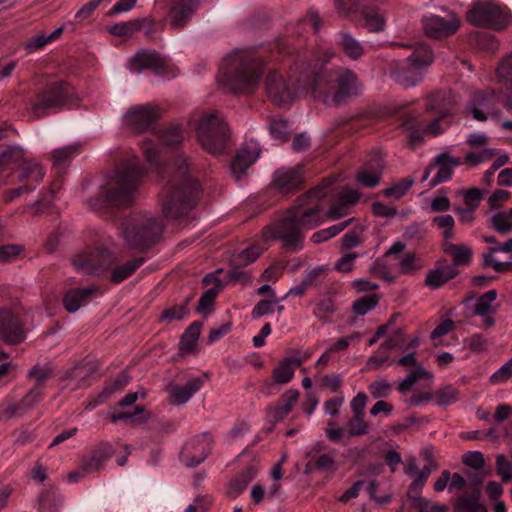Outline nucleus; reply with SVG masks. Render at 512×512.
<instances>
[{
  "instance_id": "1",
  "label": "nucleus",
  "mask_w": 512,
  "mask_h": 512,
  "mask_svg": "<svg viewBox=\"0 0 512 512\" xmlns=\"http://www.w3.org/2000/svg\"><path fill=\"white\" fill-rule=\"evenodd\" d=\"M323 187H316L307 194L300 196L293 207L273 226L263 230L264 241L279 239L285 249L298 251L303 247L304 235L302 229H313L325 221L320 200L326 196Z\"/></svg>"
},
{
  "instance_id": "2",
  "label": "nucleus",
  "mask_w": 512,
  "mask_h": 512,
  "mask_svg": "<svg viewBox=\"0 0 512 512\" xmlns=\"http://www.w3.org/2000/svg\"><path fill=\"white\" fill-rule=\"evenodd\" d=\"M332 54H329L331 56ZM328 53L323 58L317 57L311 63L310 91L314 98L326 105H338L346 99L361 92L362 85L354 72L342 67H328Z\"/></svg>"
},
{
  "instance_id": "3",
  "label": "nucleus",
  "mask_w": 512,
  "mask_h": 512,
  "mask_svg": "<svg viewBox=\"0 0 512 512\" xmlns=\"http://www.w3.org/2000/svg\"><path fill=\"white\" fill-rule=\"evenodd\" d=\"M261 74L262 63L255 51L237 49L227 57L219 82L226 92L248 93L256 88Z\"/></svg>"
},
{
  "instance_id": "4",
  "label": "nucleus",
  "mask_w": 512,
  "mask_h": 512,
  "mask_svg": "<svg viewBox=\"0 0 512 512\" xmlns=\"http://www.w3.org/2000/svg\"><path fill=\"white\" fill-rule=\"evenodd\" d=\"M174 166L175 173L169 180L162 205L163 214L168 219H178L192 209L199 194V184L189 173L187 159L178 158Z\"/></svg>"
},
{
  "instance_id": "5",
  "label": "nucleus",
  "mask_w": 512,
  "mask_h": 512,
  "mask_svg": "<svg viewBox=\"0 0 512 512\" xmlns=\"http://www.w3.org/2000/svg\"><path fill=\"white\" fill-rule=\"evenodd\" d=\"M311 63L307 66L296 65L290 73V81L288 84L284 76L276 71H270L266 78V92L268 97L274 104L283 106L290 104L295 98L311 93L309 77Z\"/></svg>"
},
{
  "instance_id": "6",
  "label": "nucleus",
  "mask_w": 512,
  "mask_h": 512,
  "mask_svg": "<svg viewBox=\"0 0 512 512\" xmlns=\"http://www.w3.org/2000/svg\"><path fill=\"white\" fill-rule=\"evenodd\" d=\"M142 170L135 160L122 163L112 178L103 187L102 195L111 204H128L137 192L142 178Z\"/></svg>"
},
{
  "instance_id": "7",
  "label": "nucleus",
  "mask_w": 512,
  "mask_h": 512,
  "mask_svg": "<svg viewBox=\"0 0 512 512\" xmlns=\"http://www.w3.org/2000/svg\"><path fill=\"white\" fill-rule=\"evenodd\" d=\"M432 61L431 49L426 44H417L405 61L391 69V77L406 88L414 87L422 81L424 71Z\"/></svg>"
},
{
  "instance_id": "8",
  "label": "nucleus",
  "mask_w": 512,
  "mask_h": 512,
  "mask_svg": "<svg viewBox=\"0 0 512 512\" xmlns=\"http://www.w3.org/2000/svg\"><path fill=\"white\" fill-rule=\"evenodd\" d=\"M229 129L224 119L216 112L204 113L197 126V137L202 147L210 154H222L226 148Z\"/></svg>"
},
{
  "instance_id": "9",
  "label": "nucleus",
  "mask_w": 512,
  "mask_h": 512,
  "mask_svg": "<svg viewBox=\"0 0 512 512\" xmlns=\"http://www.w3.org/2000/svg\"><path fill=\"white\" fill-rule=\"evenodd\" d=\"M162 230L163 224L160 220L151 216H139L126 223L123 236L130 246L141 248L153 243Z\"/></svg>"
},
{
  "instance_id": "10",
  "label": "nucleus",
  "mask_w": 512,
  "mask_h": 512,
  "mask_svg": "<svg viewBox=\"0 0 512 512\" xmlns=\"http://www.w3.org/2000/svg\"><path fill=\"white\" fill-rule=\"evenodd\" d=\"M467 20L476 26L497 30L508 26L511 16L509 11L492 1H479L467 12Z\"/></svg>"
},
{
  "instance_id": "11",
  "label": "nucleus",
  "mask_w": 512,
  "mask_h": 512,
  "mask_svg": "<svg viewBox=\"0 0 512 512\" xmlns=\"http://www.w3.org/2000/svg\"><path fill=\"white\" fill-rule=\"evenodd\" d=\"M128 65L132 72L137 73L151 70L165 78H173L178 74L176 69L171 67L165 58L152 50L138 51L130 58Z\"/></svg>"
},
{
  "instance_id": "12",
  "label": "nucleus",
  "mask_w": 512,
  "mask_h": 512,
  "mask_svg": "<svg viewBox=\"0 0 512 512\" xmlns=\"http://www.w3.org/2000/svg\"><path fill=\"white\" fill-rule=\"evenodd\" d=\"M113 262L111 253L106 249H89L73 258L76 271L85 274L101 275Z\"/></svg>"
},
{
  "instance_id": "13",
  "label": "nucleus",
  "mask_w": 512,
  "mask_h": 512,
  "mask_svg": "<svg viewBox=\"0 0 512 512\" xmlns=\"http://www.w3.org/2000/svg\"><path fill=\"white\" fill-rule=\"evenodd\" d=\"M499 97L491 88L473 93L467 106V111L477 121H486L489 118L498 119Z\"/></svg>"
},
{
  "instance_id": "14",
  "label": "nucleus",
  "mask_w": 512,
  "mask_h": 512,
  "mask_svg": "<svg viewBox=\"0 0 512 512\" xmlns=\"http://www.w3.org/2000/svg\"><path fill=\"white\" fill-rule=\"evenodd\" d=\"M68 86L62 82L48 85L32 105L36 117H42L48 110L62 106L68 97Z\"/></svg>"
},
{
  "instance_id": "15",
  "label": "nucleus",
  "mask_w": 512,
  "mask_h": 512,
  "mask_svg": "<svg viewBox=\"0 0 512 512\" xmlns=\"http://www.w3.org/2000/svg\"><path fill=\"white\" fill-rule=\"evenodd\" d=\"M212 445L213 439L209 433L196 435L182 449L181 460L186 466L195 467L207 458Z\"/></svg>"
},
{
  "instance_id": "16",
  "label": "nucleus",
  "mask_w": 512,
  "mask_h": 512,
  "mask_svg": "<svg viewBox=\"0 0 512 512\" xmlns=\"http://www.w3.org/2000/svg\"><path fill=\"white\" fill-rule=\"evenodd\" d=\"M157 118L158 112L151 105H136L124 114L123 125L132 133H140L148 129Z\"/></svg>"
},
{
  "instance_id": "17",
  "label": "nucleus",
  "mask_w": 512,
  "mask_h": 512,
  "mask_svg": "<svg viewBox=\"0 0 512 512\" xmlns=\"http://www.w3.org/2000/svg\"><path fill=\"white\" fill-rule=\"evenodd\" d=\"M0 337L10 345L22 342L25 332L19 314L10 308L0 309Z\"/></svg>"
},
{
  "instance_id": "18",
  "label": "nucleus",
  "mask_w": 512,
  "mask_h": 512,
  "mask_svg": "<svg viewBox=\"0 0 512 512\" xmlns=\"http://www.w3.org/2000/svg\"><path fill=\"white\" fill-rule=\"evenodd\" d=\"M460 23L454 14H450L448 18L430 14L423 18V29L425 34L430 38H442L453 34L459 27Z\"/></svg>"
},
{
  "instance_id": "19",
  "label": "nucleus",
  "mask_w": 512,
  "mask_h": 512,
  "mask_svg": "<svg viewBox=\"0 0 512 512\" xmlns=\"http://www.w3.org/2000/svg\"><path fill=\"white\" fill-rule=\"evenodd\" d=\"M461 164L458 158L449 154H441L435 158L434 163L426 169L422 181H426L433 171H435L430 186L434 187L440 183L446 182L452 176L453 169Z\"/></svg>"
},
{
  "instance_id": "20",
  "label": "nucleus",
  "mask_w": 512,
  "mask_h": 512,
  "mask_svg": "<svg viewBox=\"0 0 512 512\" xmlns=\"http://www.w3.org/2000/svg\"><path fill=\"white\" fill-rule=\"evenodd\" d=\"M206 380L205 376L189 379L185 384H170L167 387L168 401L171 405L180 406L186 404L197 393Z\"/></svg>"
},
{
  "instance_id": "21",
  "label": "nucleus",
  "mask_w": 512,
  "mask_h": 512,
  "mask_svg": "<svg viewBox=\"0 0 512 512\" xmlns=\"http://www.w3.org/2000/svg\"><path fill=\"white\" fill-rule=\"evenodd\" d=\"M384 165L382 156L379 153L374 154L357 171L356 181L368 188L377 186L380 182Z\"/></svg>"
},
{
  "instance_id": "22",
  "label": "nucleus",
  "mask_w": 512,
  "mask_h": 512,
  "mask_svg": "<svg viewBox=\"0 0 512 512\" xmlns=\"http://www.w3.org/2000/svg\"><path fill=\"white\" fill-rule=\"evenodd\" d=\"M41 397V388L35 385L18 403L5 401L0 405V419H10L12 417L21 416L35 405Z\"/></svg>"
},
{
  "instance_id": "23",
  "label": "nucleus",
  "mask_w": 512,
  "mask_h": 512,
  "mask_svg": "<svg viewBox=\"0 0 512 512\" xmlns=\"http://www.w3.org/2000/svg\"><path fill=\"white\" fill-rule=\"evenodd\" d=\"M259 155L260 147L255 141H250L241 147L230 167L236 180L241 179L242 175L252 164L255 163Z\"/></svg>"
},
{
  "instance_id": "24",
  "label": "nucleus",
  "mask_w": 512,
  "mask_h": 512,
  "mask_svg": "<svg viewBox=\"0 0 512 512\" xmlns=\"http://www.w3.org/2000/svg\"><path fill=\"white\" fill-rule=\"evenodd\" d=\"M99 294V288L95 285L86 288L69 289L64 295L63 305L68 312L74 313Z\"/></svg>"
},
{
  "instance_id": "25",
  "label": "nucleus",
  "mask_w": 512,
  "mask_h": 512,
  "mask_svg": "<svg viewBox=\"0 0 512 512\" xmlns=\"http://www.w3.org/2000/svg\"><path fill=\"white\" fill-rule=\"evenodd\" d=\"M360 195L357 190L344 189L324 214L325 219L335 221L348 215L351 207L359 201Z\"/></svg>"
},
{
  "instance_id": "26",
  "label": "nucleus",
  "mask_w": 512,
  "mask_h": 512,
  "mask_svg": "<svg viewBox=\"0 0 512 512\" xmlns=\"http://www.w3.org/2000/svg\"><path fill=\"white\" fill-rule=\"evenodd\" d=\"M460 99L451 90L440 91L432 94L426 104L428 111H433L441 117L452 114Z\"/></svg>"
},
{
  "instance_id": "27",
  "label": "nucleus",
  "mask_w": 512,
  "mask_h": 512,
  "mask_svg": "<svg viewBox=\"0 0 512 512\" xmlns=\"http://www.w3.org/2000/svg\"><path fill=\"white\" fill-rule=\"evenodd\" d=\"M445 117L437 115L429 124L425 126L407 123L408 138L412 145H416L422 141L424 136L435 137L442 133L447 127L448 122L444 121Z\"/></svg>"
},
{
  "instance_id": "28",
  "label": "nucleus",
  "mask_w": 512,
  "mask_h": 512,
  "mask_svg": "<svg viewBox=\"0 0 512 512\" xmlns=\"http://www.w3.org/2000/svg\"><path fill=\"white\" fill-rule=\"evenodd\" d=\"M197 8V0H175L169 14L171 27L173 29L184 27Z\"/></svg>"
},
{
  "instance_id": "29",
  "label": "nucleus",
  "mask_w": 512,
  "mask_h": 512,
  "mask_svg": "<svg viewBox=\"0 0 512 512\" xmlns=\"http://www.w3.org/2000/svg\"><path fill=\"white\" fill-rule=\"evenodd\" d=\"M273 181L279 191L286 193L299 188L303 179L298 169L281 168L274 173Z\"/></svg>"
},
{
  "instance_id": "30",
  "label": "nucleus",
  "mask_w": 512,
  "mask_h": 512,
  "mask_svg": "<svg viewBox=\"0 0 512 512\" xmlns=\"http://www.w3.org/2000/svg\"><path fill=\"white\" fill-rule=\"evenodd\" d=\"M45 172L37 162L32 160H24L19 170V179L24 185L32 186L33 189L42 182Z\"/></svg>"
},
{
  "instance_id": "31",
  "label": "nucleus",
  "mask_w": 512,
  "mask_h": 512,
  "mask_svg": "<svg viewBox=\"0 0 512 512\" xmlns=\"http://www.w3.org/2000/svg\"><path fill=\"white\" fill-rule=\"evenodd\" d=\"M457 274L458 270L454 265L437 267L427 273L425 284L432 289H437Z\"/></svg>"
},
{
  "instance_id": "32",
  "label": "nucleus",
  "mask_w": 512,
  "mask_h": 512,
  "mask_svg": "<svg viewBox=\"0 0 512 512\" xmlns=\"http://www.w3.org/2000/svg\"><path fill=\"white\" fill-rule=\"evenodd\" d=\"M301 362L295 358H286L281 361L273 370L272 378L277 384H286L290 382L294 376L295 369L300 366Z\"/></svg>"
},
{
  "instance_id": "33",
  "label": "nucleus",
  "mask_w": 512,
  "mask_h": 512,
  "mask_svg": "<svg viewBox=\"0 0 512 512\" xmlns=\"http://www.w3.org/2000/svg\"><path fill=\"white\" fill-rule=\"evenodd\" d=\"M112 447L110 444H101L84 461L83 468L87 472L98 470L112 456Z\"/></svg>"
},
{
  "instance_id": "34",
  "label": "nucleus",
  "mask_w": 512,
  "mask_h": 512,
  "mask_svg": "<svg viewBox=\"0 0 512 512\" xmlns=\"http://www.w3.org/2000/svg\"><path fill=\"white\" fill-rule=\"evenodd\" d=\"M443 249L446 254L452 257L454 267L459 265H466L470 262L472 257V250L470 247L464 244H454L449 241H445Z\"/></svg>"
},
{
  "instance_id": "35",
  "label": "nucleus",
  "mask_w": 512,
  "mask_h": 512,
  "mask_svg": "<svg viewBox=\"0 0 512 512\" xmlns=\"http://www.w3.org/2000/svg\"><path fill=\"white\" fill-rule=\"evenodd\" d=\"M26 160L24 158L23 150L18 146L7 147L0 150V173L6 170L12 164H19L21 169V163Z\"/></svg>"
},
{
  "instance_id": "36",
  "label": "nucleus",
  "mask_w": 512,
  "mask_h": 512,
  "mask_svg": "<svg viewBox=\"0 0 512 512\" xmlns=\"http://www.w3.org/2000/svg\"><path fill=\"white\" fill-rule=\"evenodd\" d=\"M143 263V259H132L128 262L116 266L111 274V281L114 283H121L130 277Z\"/></svg>"
},
{
  "instance_id": "37",
  "label": "nucleus",
  "mask_w": 512,
  "mask_h": 512,
  "mask_svg": "<svg viewBox=\"0 0 512 512\" xmlns=\"http://www.w3.org/2000/svg\"><path fill=\"white\" fill-rule=\"evenodd\" d=\"M256 470L253 467H248L242 471L229 485L228 493L231 497H237L248 485V483L255 477Z\"/></svg>"
},
{
  "instance_id": "38",
  "label": "nucleus",
  "mask_w": 512,
  "mask_h": 512,
  "mask_svg": "<svg viewBox=\"0 0 512 512\" xmlns=\"http://www.w3.org/2000/svg\"><path fill=\"white\" fill-rule=\"evenodd\" d=\"M496 77L498 82L512 94V53L499 63L496 68Z\"/></svg>"
},
{
  "instance_id": "39",
  "label": "nucleus",
  "mask_w": 512,
  "mask_h": 512,
  "mask_svg": "<svg viewBox=\"0 0 512 512\" xmlns=\"http://www.w3.org/2000/svg\"><path fill=\"white\" fill-rule=\"evenodd\" d=\"M340 37V45L342 46V49L346 56H348L352 60H357L363 55L364 48L357 39H355L348 33H341Z\"/></svg>"
},
{
  "instance_id": "40",
  "label": "nucleus",
  "mask_w": 512,
  "mask_h": 512,
  "mask_svg": "<svg viewBox=\"0 0 512 512\" xmlns=\"http://www.w3.org/2000/svg\"><path fill=\"white\" fill-rule=\"evenodd\" d=\"M496 298V290H489L481 295L476 301L474 315L485 316L486 314L496 313V308L493 307Z\"/></svg>"
},
{
  "instance_id": "41",
  "label": "nucleus",
  "mask_w": 512,
  "mask_h": 512,
  "mask_svg": "<svg viewBox=\"0 0 512 512\" xmlns=\"http://www.w3.org/2000/svg\"><path fill=\"white\" fill-rule=\"evenodd\" d=\"M362 26L370 32H380L384 29L386 21L382 14L373 9H367L362 13Z\"/></svg>"
},
{
  "instance_id": "42",
  "label": "nucleus",
  "mask_w": 512,
  "mask_h": 512,
  "mask_svg": "<svg viewBox=\"0 0 512 512\" xmlns=\"http://www.w3.org/2000/svg\"><path fill=\"white\" fill-rule=\"evenodd\" d=\"M298 397L299 392L297 390H288L284 393L282 396L283 403L274 410L273 418L275 422L280 421L291 412L293 406L298 400Z\"/></svg>"
},
{
  "instance_id": "43",
  "label": "nucleus",
  "mask_w": 512,
  "mask_h": 512,
  "mask_svg": "<svg viewBox=\"0 0 512 512\" xmlns=\"http://www.w3.org/2000/svg\"><path fill=\"white\" fill-rule=\"evenodd\" d=\"M352 221L353 218H350L328 228L319 230L312 235L311 240L316 244L325 242L341 233Z\"/></svg>"
},
{
  "instance_id": "44",
  "label": "nucleus",
  "mask_w": 512,
  "mask_h": 512,
  "mask_svg": "<svg viewBox=\"0 0 512 512\" xmlns=\"http://www.w3.org/2000/svg\"><path fill=\"white\" fill-rule=\"evenodd\" d=\"M490 225L493 230L500 234H507L512 231V216L508 211H499L494 213L490 219Z\"/></svg>"
},
{
  "instance_id": "45",
  "label": "nucleus",
  "mask_w": 512,
  "mask_h": 512,
  "mask_svg": "<svg viewBox=\"0 0 512 512\" xmlns=\"http://www.w3.org/2000/svg\"><path fill=\"white\" fill-rule=\"evenodd\" d=\"M363 414H353L352 418L346 423L347 437L362 436L369 432L370 426L364 420Z\"/></svg>"
},
{
  "instance_id": "46",
  "label": "nucleus",
  "mask_w": 512,
  "mask_h": 512,
  "mask_svg": "<svg viewBox=\"0 0 512 512\" xmlns=\"http://www.w3.org/2000/svg\"><path fill=\"white\" fill-rule=\"evenodd\" d=\"M433 400L440 407L449 406L458 401V391L451 385L444 386L433 394Z\"/></svg>"
},
{
  "instance_id": "47",
  "label": "nucleus",
  "mask_w": 512,
  "mask_h": 512,
  "mask_svg": "<svg viewBox=\"0 0 512 512\" xmlns=\"http://www.w3.org/2000/svg\"><path fill=\"white\" fill-rule=\"evenodd\" d=\"M269 131L272 138L280 143L288 140L290 135L289 123L282 118H275L271 121Z\"/></svg>"
},
{
  "instance_id": "48",
  "label": "nucleus",
  "mask_w": 512,
  "mask_h": 512,
  "mask_svg": "<svg viewBox=\"0 0 512 512\" xmlns=\"http://www.w3.org/2000/svg\"><path fill=\"white\" fill-rule=\"evenodd\" d=\"M201 323L194 322L192 323L184 332L180 345L181 349L185 351H192L197 340L199 339L201 332Z\"/></svg>"
},
{
  "instance_id": "49",
  "label": "nucleus",
  "mask_w": 512,
  "mask_h": 512,
  "mask_svg": "<svg viewBox=\"0 0 512 512\" xmlns=\"http://www.w3.org/2000/svg\"><path fill=\"white\" fill-rule=\"evenodd\" d=\"M266 249L259 244L248 247L234 256V262L238 265H248L254 262Z\"/></svg>"
},
{
  "instance_id": "50",
  "label": "nucleus",
  "mask_w": 512,
  "mask_h": 512,
  "mask_svg": "<svg viewBox=\"0 0 512 512\" xmlns=\"http://www.w3.org/2000/svg\"><path fill=\"white\" fill-rule=\"evenodd\" d=\"M79 146L77 144L65 146L53 151L54 165L64 166L69 163L78 153Z\"/></svg>"
},
{
  "instance_id": "51",
  "label": "nucleus",
  "mask_w": 512,
  "mask_h": 512,
  "mask_svg": "<svg viewBox=\"0 0 512 512\" xmlns=\"http://www.w3.org/2000/svg\"><path fill=\"white\" fill-rule=\"evenodd\" d=\"M368 390L374 399H382L392 393V385L385 379H377L369 384Z\"/></svg>"
},
{
  "instance_id": "52",
  "label": "nucleus",
  "mask_w": 512,
  "mask_h": 512,
  "mask_svg": "<svg viewBox=\"0 0 512 512\" xmlns=\"http://www.w3.org/2000/svg\"><path fill=\"white\" fill-rule=\"evenodd\" d=\"M88 373L89 375H92L95 373L92 367H86V366H76L73 369H71L67 377L71 380L77 381V387H84L89 385L88 381Z\"/></svg>"
},
{
  "instance_id": "53",
  "label": "nucleus",
  "mask_w": 512,
  "mask_h": 512,
  "mask_svg": "<svg viewBox=\"0 0 512 512\" xmlns=\"http://www.w3.org/2000/svg\"><path fill=\"white\" fill-rule=\"evenodd\" d=\"M413 183H414V179L407 178V179L401 181L400 183H398L390 188L385 189L383 191V194L387 197L399 199V198L403 197L408 192V190L412 187Z\"/></svg>"
},
{
  "instance_id": "54",
  "label": "nucleus",
  "mask_w": 512,
  "mask_h": 512,
  "mask_svg": "<svg viewBox=\"0 0 512 512\" xmlns=\"http://www.w3.org/2000/svg\"><path fill=\"white\" fill-rule=\"evenodd\" d=\"M423 267L421 260L415 254H406L399 262V270L403 274L411 273Z\"/></svg>"
},
{
  "instance_id": "55",
  "label": "nucleus",
  "mask_w": 512,
  "mask_h": 512,
  "mask_svg": "<svg viewBox=\"0 0 512 512\" xmlns=\"http://www.w3.org/2000/svg\"><path fill=\"white\" fill-rule=\"evenodd\" d=\"M426 235L425 222H413L404 228L403 237L408 240H421Z\"/></svg>"
},
{
  "instance_id": "56",
  "label": "nucleus",
  "mask_w": 512,
  "mask_h": 512,
  "mask_svg": "<svg viewBox=\"0 0 512 512\" xmlns=\"http://www.w3.org/2000/svg\"><path fill=\"white\" fill-rule=\"evenodd\" d=\"M496 470L497 474L504 482L510 481L512 479V463L509 462L505 455H497Z\"/></svg>"
},
{
  "instance_id": "57",
  "label": "nucleus",
  "mask_w": 512,
  "mask_h": 512,
  "mask_svg": "<svg viewBox=\"0 0 512 512\" xmlns=\"http://www.w3.org/2000/svg\"><path fill=\"white\" fill-rule=\"evenodd\" d=\"M377 303H378V300L374 295L363 297V298L358 299L353 304V311L357 315L362 316V315H365L366 313H368L370 310H372L377 305Z\"/></svg>"
},
{
  "instance_id": "58",
  "label": "nucleus",
  "mask_w": 512,
  "mask_h": 512,
  "mask_svg": "<svg viewBox=\"0 0 512 512\" xmlns=\"http://www.w3.org/2000/svg\"><path fill=\"white\" fill-rule=\"evenodd\" d=\"M160 139L166 145H176L182 141L183 134L178 126H171L162 131Z\"/></svg>"
},
{
  "instance_id": "59",
  "label": "nucleus",
  "mask_w": 512,
  "mask_h": 512,
  "mask_svg": "<svg viewBox=\"0 0 512 512\" xmlns=\"http://www.w3.org/2000/svg\"><path fill=\"white\" fill-rule=\"evenodd\" d=\"M334 312V303L330 298L319 300L313 308V314L320 320L325 319Z\"/></svg>"
},
{
  "instance_id": "60",
  "label": "nucleus",
  "mask_w": 512,
  "mask_h": 512,
  "mask_svg": "<svg viewBox=\"0 0 512 512\" xmlns=\"http://www.w3.org/2000/svg\"><path fill=\"white\" fill-rule=\"evenodd\" d=\"M512 376V358L490 376L491 384L506 382Z\"/></svg>"
},
{
  "instance_id": "61",
  "label": "nucleus",
  "mask_w": 512,
  "mask_h": 512,
  "mask_svg": "<svg viewBox=\"0 0 512 512\" xmlns=\"http://www.w3.org/2000/svg\"><path fill=\"white\" fill-rule=\"evenodd\" d=\"M403 330L401 328L394 329L389 337L380 345V351L386 350L389 352L390 350L400 347L403 342Z\"/></svg>"
},
{
  "instance_id": "62",
  "label": "nucleus",
  "mask_w": 512,
  "mask_h": 512,
  "mask_svg": "<svg viewBox=\"0 0 512 512\" xmlns=\"http://www.w3.org/2000/svg\"><path fill=\"white\" fill-rule=\"evenodd\" d=\"M495 154L496 150L494 149H483L479 152L467 153L465 160L473 165H478L489 161Z\"/></svg>"
},
{
  "instance_id": "63",
  "label": "nucleus",
  "mask_w": 512,
  "mask_h": 512,
  "mask_svg": "<svg viewBox=\"0 0 512 512\" xmlns=\"http://www.w3.org/2000/svg\"><path fill=\"white\" fill-rule=\"evenodd\" d=\"M189 314V310L186 305L180 304L175 305L162 314V319L173 321V320H183L185 319Z\"/></svg>"
},
{
  "instance_id": "64",
  "label": "nucleus",
  "mask_w": 512,
  "mask_h": 512,
  "mask_svg": "<svg viewBox=\"0 0 512 512\" xmlns=\"http://www.w3.org/2000/svg\"><path fill=\"white\" fill-rule=\"evenodd\" d=\"M463 463L476 470H480L485 464L484 456L480 451H469L463 456Z\"/></svg>"
}]
</instances>
